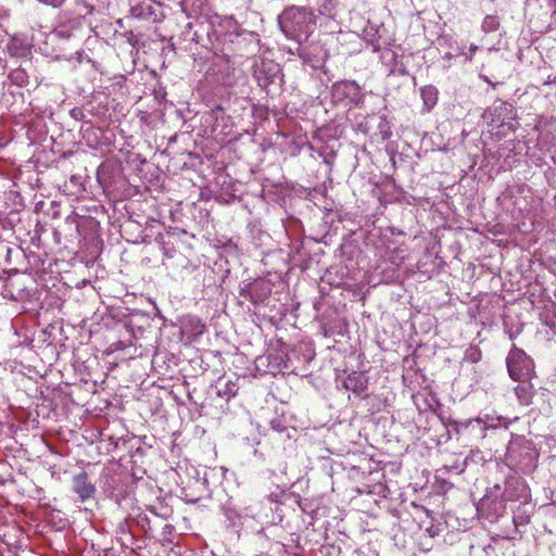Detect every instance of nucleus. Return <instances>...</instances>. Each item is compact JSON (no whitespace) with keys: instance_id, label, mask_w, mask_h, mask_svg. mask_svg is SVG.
Instances as JSON below:
<instances>
[{"instance_id":"obj_1","label":"nucleus","mask_w":556,"mask_h":556,"mask_svg":"<svg viewBox=\"0 0 556 556\" xmlns=\"http://www.w3.org/2000/svg\"><path fill=\"white\" fill-rule=\"evenodd\" d=\"M220 29L207 30V48L226 56L238 54L249 56L261 49V40L253 31L242 29L232 16L224 17L219 23Z\"/></svg>"},{"instance_id":"obj_2","label":"nucleus","mask_w":556,"mask_h":556,"mask_svg":"<svg viewBox=\"0 0 556 556\" xmlns=\"http://www.w3.org/2000/svg\"><path fill=\"white\" fill-rule=\"evenodd\" d=\"M278 23L287 38L302 43L315 30L316 16L306 8L290 7L279 15Z\"/></svg>"},{"instance_id":"obj_3","label":"nucleus","mask_w":556,"mask_h":556,"mask_svg":"<svg viewBox=\"0 0 556 556\" xmlns=\"http://www.w3.org/2000/svg\"><path fill=\"white\" fill-rule=\"evenodd\" d=\"M539 452L531 440L513 434L507 445L505 462L515 472L531 473L536 468Z\"/></svg>"},{"instance_id":"obj_4","label":"nucleus","mask_w":556,"mask_h":556,"mask_svg":"<svg viewBox=\"0 0 556 556\" xmlns=\"http://www.w3.org/2000/svg\"><path fill=\"white\" fill-rule=\"evenodd\" d=\"M509 377L515 381L530 380L534 375V363L526 352L515 344L506 357Z\"/></svg>"},{"instance_id":"obj_5","label":"nucleus","mask_w":556,"mask_h":556,"mask_svg":"<svg viewBox=\"0 0 556 556\" xmlns=\"http://www.w3.org/2000/svg\"><path fill=\"white\" fill-rule=\"evenodd\" d=\"M485 118L489 124L494 128H507L513 130V121L515 119V112L513 104L505 101H496L485 113Z\"/></svg>"},{"instance_id":"obj_6","label":"nucleus","mask_w":556,"mask_h":556,"mask_svg":"<svg viewBox=\"0 0 556 556\" xmlns=\"http://www.w3.org/2000/svg\"><path fill=\"white\" fill-rule=\"evenodd\" d=\"M279 73L280 66L273 60L261 59L253 66V77L262 89H266L274 84Z\"/></svg>"},{"instance_id":"obj_7","label":"nucleus","mask_w":556,"mask_h":556,"mask_svg":"<svg viewBox=\"0 0 556 556\" xmlns=\"http://www.w3.org/2000/svg\"><path fill=\"white\" fill-rule=\"evenodd\" d=\"M73 490L81 501H87L93 497L96 493V488L88 481V475L86 472H79L74 476Z\"/></svg>"},{"instance_id":"obj_8","label":"nucleus","mask_w":556,"mask_h":556,"mask_svg":"<svg viewBox=\"0 0 556 556\" xmlns=\"http://www.w3.org/2000/svg\"><path fill=\"white\" fill-rule=\"evenodd\" d=\"M368 379L364 372L353 371L343 381V387L355 394H361L367 389Z\"/></svg>"},{"instance_id":"obj_9","label":"nucleus","mask_w":556,"mask_h":556,"mask_svg":"<svg viewBox=\"0 0 556 556\" xmlns=\"http://www.w3.org/2000/svg\"><path fill=\"white\" fill-rule=\"evenodd\" d=\"M520 383L515 388L516 396L521 405H530L534 395V388L529 380L519 381Z\"/></svg>"},{"instance_id":"obj_10","label":"nucleus","mask_w":556,"mask_h":556,"mask_svg":"<svg viewBox=\"0 0 556 556\" xmlns=\"http://www.w3.org/2000/svg\"><path fill=\"white\" fill-rule=\"evenodd\" d=\"M333 91L343 97L357 96L359 86L354 80H343L333 85Z\"/></svg>"},{"instance_id":"obj_11","label":"nucleus","mask_w":556,"mask_h":556,"mask_svg":"<svg viewBox=\"0 0 556 556\" xmlns=\"http://www.w3.org/2000/svg\"><path fill=\"white\" fill-rule=\"evenodd\" d=\"M438 89L432 85L420 88V96L424 101L425 109L429 112L438 102Z\"/></svg>"},{"instance_id":"obj_12","label":"nucleus","mask_w":556,"mask_h":556,"mask_svg":"<svg viewBox=\"0 0 556 556\" xmlns=\"http://www.w3.org/2000/svg\"><path fill=\"white\" fill-rule=\"evenodd\" d=\"M216 388L217 395L225 399L226 401H229L231 397L236 396L239 390L236 381L227 380L224 382L222 379H219L217 382Z\"/></svg>"},{"instance_id":"obj_13","label":"nucleus","mask_w":556,"mask_h":556,"mask_svg":"<svg viewBox=\"0 0 556 556\" xmlns=\"http://www.w3.org/2000/svg\"><path fill=\"white\" fill-rule=\"evenodd\" d=\"M9 79L13 85L22 87L27 84L28 75L24 70L15 68L10 72Z\"/></svg>"},{"instance_id":"obj_14","label":"nucleus","mask_w":556,"mask_h":556,"mask_svg":"<svg viewBox=\"0 0 556 556\" xmlns=\"http://www.w3.org/2000/svg\"><path fill=\"white\" fill-rule=\"evenodd\" d=\"M157 241L162 244V251L165 257L174 258L176 256L177 250L173 242L165 240L162 235L157 237Z\"/></svg>"},{"instance_id":"obj_15","label":"nucleus","mask_w":556,"mask_h":556,"mask_svg":"<svg viewBox=\"0 0 556 556\" xmlns=\"http://www.w3.org/2000/svg\"><path fill=\"white\" fill-rule=\"evenodd\" d=\"M240 295L252 303H258L261 298L254 292V286L249 283L240 289Z\"/></svg>"},{"instance_id":"obj_16","label":"nucleus","mask_w":556,"mask_h":556,"mask_svg":"<svg viewBox=\"0 0 556 556\" xmlns=\"http://www.w3.org/2000/svg\"><path fill=\"white\" fill-rule=\"evenodd\" d=\"M482 29L486 33L494 31L498 28L500 22L496 16L486 15L482 22Z\"/></svg>"},{"instance_id":"obj_17","label":"nucleus","mask_w":556,"mask_h":556,"mask_svg":"<svg viewBox=\"0 0 556 556\" xmlns=\"http://www.w3.org/2000/svg\"><path fill=\"white\" fill-rule=\"evenodd\" d=\"M175 531V528L173 525H165L162 530V540L167 543H172V536Z\"/></svg>"},{"instance_id":"obj_18","label":"nucleus","mask_w":556,"mask_h":556,"mask_svg":"<svg viewBox=\"0 0 556 556\" xmlns=\"http://www.w3.org/2000/svg\"><path fill=\"white\" fill-rule=\"evenodd\" d=\"M270 425H271V428L278 432H283L286 430V427L278 419L271 420Z\"/></svg>"},{"instance_id":"obj_19","label":"nucleus","mask_w":556,"mask_h":556,"mask_svg":"<svg viewBox=\"0 0 556 556\" xmlns=\"http://www.w3.org/2000/svg\"><path fill=\"white\" fill-rule=\"evenodd\" d=\"M452 469H455L458 473H460V472H463V471H464V469H465V463H463L462 465L454 464V465H452L451 467H448V466H446V465L444 466V470H445L446 472H447V471H450V470H452Z\"/></svg>"},{"instance_id":"obj_20","label":"nucleus","mask_w":556,"mask_h":556,"mask_svg":"<svg viewBox=\"0 0 556 556\" xmlns=\"http://www.w3.org/2000/svg\"><path fill=\"white\" fill-rule=\"evenodd\" d=\"M192 323H194V331L198 334L203 333L205 326L200 321V319H194V320H192Z\"/></svg>"},{"instance_id":"obj_21","label":"nucleus","mask_w":556,"mask_h":556,"mask_svg":"<svg viewBox=\"0 0 556 556\" xmlns=\"http://www.w3.org/2000/svg\"><path fill=\"white\" fill-rule=\"evenodd\" d=\"M514 521L515 522H520V523H528L529 522V516H527V517L515 516L514 517Z\"/></svg>"},{"instance_id":"obj_22","label":"nucleus","mask_w":556,"mask_h":556,"mask_svg":"<svg viewBox=\"0 0 556 556\" xmlns=\"http://www.w3.org/2000/svg\"><path fill=\"white\" fill-rule=\"evenodd\" d=\"M426 532L429 534L430 538H434L439 533L438 529L433 527L428 528Z\"/></svg>"},{"instance_id":"obj_23","label":"nucleus","mask_w":556,"mask_h":556,"mask_svg":"<svg viewBox=\"0 0 556 556\" xmlns=\"http://www.w3.org/2000/svg\"><path fill=\"white\" fill-rule=\"evenodd\" d=\"M191 40L194 41L195 43H200L201 42V39L198 35V31H194L191 36Z\"/></svg>"},{"instance_id":"obj_24","label":"nucleus","mask_w":556,"mask_h":556,"mask_svg":"<svg viewBox=\"0 0 556 556\" xmlns=\"http://www.w3.org/2000/svg\"><path fill=\"white\" fill-rule=\"evenodd\" d=\"M518 333H519V330H518V331H511V330H509V331H508L509 339H510V340H515V339H516V337L518 336Z\"/></svg>"},{"instance_id":"obj_25","label":"nucleus","mask_w":556,"mask_h":556,"mask_svg":"<svg viewBox=\"0 0 556 556\" xmlns=\"http://www.w3.org/2000/svg\"><path fill=\"white\" fill-rule=\"evenodd\" d=\"M191 29H192V23H188L186 26V30L184 31V35H188Z\"/></svg>"},{"instance_id":"obj_26","label":"nucleus","mask_w":556,"mask_h":556,"mask_svg":"<svg viewBox=\"0 0 556 556\" xmlns=\"http://www.w3.org/2000/svg\"><path fill=\"white\" fill-rule=\"evenodd\" d=\"M471 359H472V362H478V359H479V355H478V356H477V355H473V357H472Z\"/></svg>"},{"instance_id":"obj_27","label":"nucleus","mask_w":556,"mask_h":556,"mask_svg":"<svg viewBox=\"0 0 556 556\" xmlns=\"http://www.w3.org/2000/svg\"><path fill=\"white\" fill-rule=\"evenodd\" d=\"M471 359H472V362H478V359H479V355H478V356H477V355H473V357H472Z\"/></svg>"},{"instance_id":"obj_28","label":"nucleus","mask_w":556,"mask_h":556,"mask_svg":"<svg viewBox=\"0 0 556 556\" xmlns=\"http://www.w3.org/2000/svg\"><path fill=\"white\" fill-rule=\"evenodd\" d=\"M505 494H506V496H507V498H508V500H511V496L508 494V490H507V489H506V491H505Z\"/></svg>"},{"instance_id":"obj_29","label":"nucleus","mask_w":556,"mask_h":556,"mask_svg":"<svg viewBox=\"0 0 556 556\" xmlns=\"http://www.w3.org/2000/svg\"><path fill=\"white\" fill-rule=\"evenodd\" d=\"M470 50H471L472 52H475V51L477 50V47H476V46H471Z\"/></svg>"},{"instance_id":"obj_30","label":"nucleus","mask_w":556,"mask_h":556,"mask_svg":"<svg viewBox=\"0 0 556 556\" xmlns=\"http://www.w3.org/2000/svg\"><path fill=\"white\" fill-rule=\"evenodd\" d=\"M25 53V49L23 47H21V54H24Z\"/></svg>"}]
</instances>
